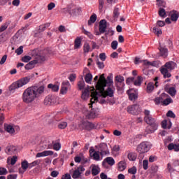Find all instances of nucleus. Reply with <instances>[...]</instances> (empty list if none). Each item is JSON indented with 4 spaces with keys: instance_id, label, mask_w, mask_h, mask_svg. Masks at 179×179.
<instances>
[{
    "instance_id": "4468645a",
    "label": "nucleus",
    "mask_w": 179,
    "mask_h": 179,
    "mask_svg": "<svg viewBox=\"0 0 179 179\" xmlns=\"http://www.w3.org/2000/svg\"><path fill=\"white\" fill-rule=\"evenodd\" d=\"M157 127H159V124H149L145 128V134L147 135L148 134H153V132L157 129Z\"/></svg>"
},
{
    "instance_id": "f03ea898",
    "label": "nucleus",
    "mask_w": 179,
    "mask_h": 179,
    "mask_svg": "<svg viewBox=\"0 0 179 179\" xmlns=\"http://www.w3.org/2000/svg\"><path fill=\"white\" fill-rule=\"evenodd\" d=\"M97 91H94L91 94L92 97L91 103H94V101H99V97H97V96L99 97H103V99H106L107 96L109 97H114V90L110 87H108L106 90H105L103 87V90H98Z\"/></svg>"
},
{
    "instance_id": "c03bdc74",
    "label": "nucleus",
    "mask_w": 179,
    "mask_h": 179,
    "mask_svg": "<svg viewBox=\"0 0 179 179\" xmlns=\"http://www.w3.org/2000/svg\"><path fill=\"white\" fill-rule=\"evenodd\" d=\"M83 51L85 54H87L89 51H90V45L89 43H85L83 45Z\"/></svg>"
},
{
    "instance_id": "69168bd1",
    "label": "nucleus",
    "mask_w": 179,
    "mask_h": 179,
    "mask_svg": "<svg viewBox=\"0 0 179 179\" xmlns=\"http://www.w3.org/2000/svg\"><path fill=\"white\" fill-rule=\"evenodd\" d=\"M134 80H135V77H129L126 80V83H127V85H131V83H132V82H134Z\"/></svg>"
},
{
    "instance_id": "aec40b11",
    "label": "nucleus",
    "mask_w": 179,
    "mask_h": 179,
    "mask_svg": "<svg viewBox=\"0 0 179 179\" xmlns=\"http://www.w3.org/2000/svg\"><path fill=\"white\" fill-rule=\"evenodd\" d=\"M17 150V148L15 145H8L6 148L5 152L7 155H13L15 152Z\"/></svg>"
},
{
    "instance_id": "a878e982",
    "label": "nucleus",
    "mask_w": 179,
    "mask_h": 179,
    "mask_svg": "<svg viewBox=\"0 0 179 179\" xmlns=\"http://www.w3.org/2000/svg\"><path fill=\"white\" fill-rule=\"evenodd\" d=\"M159 52L161 57H163L164 58H166L169 55V50L166 48L161 47L159 48Z\"/></svg>"
},
{
    "instance_id": "58836bf2",
    "label": "nucleus",
    "mask_w": 179,
    "mask_h": 179,
    "mask_svg": "<svg viewBox=\"0 0 179 179\" xmlns=\"http://www.w3.org/2000/svg\"><path fill=\"white\" fill-rule=\"evenodd\" d=\"M168 93L169 94H170V96H171L172 97H174V96H176L177 93V90H176L175 87H171L169 89Z\"/></svg>"
},
{
    "instance_id": "dca6fc26",
    "label": "nucleus",
    "mask_w": 179,
    "mask_h": 179,
    "mask_svg": "<svg viewBox=\"0 0 179 179\" xmlns=\"http://www.w3.org/2000/svg\"><path fill=\"white\" fill-rule=\"evenodd\" d=\"M144 121L148 125H159L157 122H156V119L153 118L152 116L145 117Z\"/></svg>"
},
{
    "instance_id": "423d86ee",
    "label": "nucleus",
    "mask_w": 179,
    "mask_h": 179,
    "mask_svg": "<svg viewBox=\"0 0 179 179\" xmlns=\"http://www.w3.org/2000/svg\"><path fill=\"white\" fill-rule=\"evenodd\" d=\"M142 112V108L138 104H134L127 107V113L131 114L132 115H139Z\"/></svg>"
},
{
    "instance_id": "f257e3e1",
    "label": "nucleus",
    "mask_w": 179,
    "mask_h": 179,
    "mask_svg": "<svg viewBox=\"0 0 179 179\" xmlns=\"http://www.w3.org/2000/svg\"><path fill=\"white\" fill-rule=\"evenodd\" d=\"M45 90V85L38 86H32L27 88L22 94V101L26 103V104H30L33 103L34 100L38 99L44 93Z\"/></svg>"
},
{
    "instance_id": "7c9ffc66",
    "label": "nucleus",
    "mask_w": 179,
    "mask_h": 179,
    "mask_svg": "<svg viewBox=\"0 0 179 179\" xmlns=\"http://www.w3.org/2000/svg\"><path fill=\"white\" fill-rule=\"evenodd\" d=\"M142 82H143V77L138 76L137 77V80L134 81V86H141L142 85Z\"/></svg>"
},
{
    "instance_id": "6ab92c4d",
    "label": "nucleus",
    "mask_w": 179,
    "mask_h": 179,
    "mask_svg": "<svg viewBox=\"0 0 179 179\" xmlns=\"http://www.w3.org/2000/svg\"><path fill=\"white\" fill-rule=\"evenodd\" d=\"M32 57H34V62H35V64H42V62H44V61H45V56H42L40 55H36L34 56V55H32Z\"/></svg>"
},
{
    "instance_id": "774afa93",
    "label": "nucleus",
    "mask_w": 179,
    "mask_h": 179,
    "mask_svg": "<svg viewBox=\"0 0 179 179\" xmlns=\"http://www.w3.org/2000/svg\"><path fill=\"white\" fill-rule=\"evenodd\" d=\"M55 6V3L51 2L48 5V10H52V8Z\"/></svg>"
},
{
    "instance_id": "3c124183",
    "label": "nucleus",
    "mask_w": 179,
    "mask_h": 179,
    "mask_svg": "<svg viewBox=\"0 0 179 179\" xmlns=\"http://www.w3.org/2000/svg\"><path fill=\"white\" fill-rule=\"evenodd\" d=\"M79 90H83L85 89V81L80 80L78 83Z\"/></svg>"
},
{
    "instance_id": "2eb2a0df",
    "label": "nucleus",
    "mask_w": 179,
    "mask_h": 179,
    "mask_svg": "<svg viewBox=\"0 0 179 179\" xmlns=\"http://www.w3.org/2000/svg\"><path fill=\"white\" fill-rule=\"evenodd\" d=\"M166 97H169V94L166 93H162L159 96L156 97L154 99V101L157 106H159V103H163V101H164V99H166Z\"/></svg>"
},
{
    "instance_id": "6e6d98bb",
    "label": "nucleus",
    "mask_w": 179,
    "mask_h": 179,
    "mask_svg": "<svg viewBox=\"0 0 179 179\" xmlns=\"http://www.w3.org/2000/svg\"><path fill=\"white\" fill-rule=\"evenodd\" d=\"M21 61H22V62H29V61H31V57L24 56L22 57Z\"/></svg>"
},
{
    "instance_id": "864d4df0",
    "label": "nucleus",
    "mask_w": 179,
    "mask_h": 179,
    "mask_svg": "<svg viewBox=\"0 0 179 179\" xmlns=\"http://www.w3.org/2000/svg\"><path fill=\"white\" fill-rule=\"evenodd\" d=\"M17 55H22L23 54V46H20L17 50H15Z\"/></svg>"
},
{
    "instance_id": "f3484780",
    "label": "nucleus",
    "mask_w": 179,
    "mask_h": 179,
    "mask_svg": "<svg viewBox=\"0 0 179 179\" xmlns=\"http://www.w3.org/2000/svg\"><path fill=\"white\" fill-rule=\"evenodd\" d=\"M69 86V81H64L62 84L60 90L61 94H66L68 93V87Z\"/></svg>"
},
{
    "instance_id": "0e129e2a",
    "label": "nucleus",
    "mask_w": 179,
    "mask_h": 179,
    "mask_svg": "<svg viewBox=\"0 0 179 179\" xmlns=\"http://www.w3.org/2000/svg\"><path fill=\"white\" fill-rule=\"evenodd\" d=\"M53 149L54 150H59V149H61V143H55L54 145H53Z\"/></svg>"
},
{
    "instance_id": "39448f33",
    "label": "nucleus",
    "mask_w": 179,
    "mask_h": 179,
    "mask_svg": "<svg viewBox=\"0 0 179 179\" xmlns=\"http://www.w3.org/2000/svg\"><path fill=\"white\" fill-rule=\"evenodd\" d=\"M148 150H150V147L149 146L148 141H143L136 148V151L139 153L138 157H141L144 153H148Z\"/></svg>"
},
{
    "instance_id": "473e14b6",
    "label": "nucleus",
    "mask_w": 179,
    "mask_h": 179,
    "mask_svg": "<svg viewBox=\"0 0 179 179\" xmlns=\"http://www.w3.org/2000/svg\"><path fill=\"white\" fill-rule=\"evenodd\" d=\"M127 157L129 160L135 162V160H136V157H138V155H136L135 152H130L128 154Z\"/></svg>"
},
{
    "instance_id": "4be33fe9",
    "label": "nucleus",
    "mask_w": 179,
    "mask_h": 179,
    "mask_svg": "<svg viewBox=\"0 0 179 179\" xmlns=\"http://www.w3.org/2000/svg\"><path fill=\"white\" fill-rule=\"evenodd\" d=\"M90 87H88L82 92L81 99H83V100H87V99H89V94H90Z\"/></svg>"
},
{
    "instance_id": "2f4dec72",
    "label": "nucleus",
    "mask_w": 179,
    "mask_h": 179,
    "mask_svg": "<svg viewBox=\"0 0 179 179\" xmlns=\"http://www.w3.org/2000/svg\"><path fill=\"white\" fill-rule=\"evenodd\" d=\"M36 65V62H34V60L29 62L28 64H27L24 66L25 69H27V71H29L30 69H33V68H34V66Z\"/></svg>"
},
{
    "instance_id": "13d9d810",
    "label": "nucleus",
    "mask_w": 179,
    "mask_h": 179,
    "mask_svg": "<svg viewBox=\"0 0 179 179\" xmlns=\"http://www.w3.org/2000/svg\"><path fill=\"white\" fill-rule=\"evenodd\" d=\"M17 162V156L15 155L10 159L11 166H15V164H16Z\"/></svg>"
},
{
    "instance_id": "393cba45",
    "label": "nucleus",
    "mask_w": 179,
    "mask_h": 179,
    "mask_svg": "<svg viewBox=\"0 0 179 179\" xmlns=\"http://www.w3.org/2000/svg\"><path fill=\"white\" fill-rule=\"evenodd\" d=\"M81 45H82V38H80V37H77L74 41L75 50H78L80 48Z\"/></svg>"
},
{
    "instance_id": "ea45409f",
    "label": "nucleus",
    "mask_w": 179,
    "mask_h": 179,
    "mask_svg": "<svg viewBox=\"0 0 179 179\" xmlns=\"http://www.w3.org/2000/svg\"><path fill=\"white\" fill-rule=\"evenodd\" d=\"M129 99L131 101H135V100L138 99V94H136L135 93L129 94Z\"/></svg>"
},
{
    "instance_id": "bf43d9fd",
    "label": "nucleus",
    "mask_w": 179,
    "mask_h": 179,
    "mask_svg": "<svg viewBox=\"0 0 179 179\" xmlns=\"http://www.w3.org/2000/svg\"><path fill=\"white\" fill-rule=\"evenodd\" d=\"M113 36L114 34V30L113 29L109 28L108 30H106L105 31V36Z\"/></svg>"
},
{
    "instance_id": "cd10ccee",
    "label": "nucleus",
    "mask_w": 179,
    "mask_h": 179,
    "mask_svg": "<svg viewBox=\"0 0 179 179\" xmlns=\"http://www.w3.org/2000/svg\"><path fill=\"white\" fill-rule=\"evenodd\" d=\"M169 150H174L175 152H179V144H174L173 143L169 144L168 145Z\"/></svg>"
},
{
    "instance_id": "6e6552de",
    "label": "nucleus",
    "mask_w": 179,
    "mask_h": 179,
    "mask_svg": "<svg viewBox=\"0 0 179 179\" xmlns=\"http://www.w3.org/2000/svg\"><path fill=\"white\" fill-rule=\"evenodd\" d=\"M45 106H54L58 104V96L55 95H48L44 99Z\"/></svg>"
},
{
    "instance_id": "20e7f679",
    "label": "nucleus",
    "mask_w": 179,
    "mask_h": 179,
    "mask_svg": "<svg viewBox=\"0 0 179 179\" xmlns=\"http://www.w3.org/2000/svg\"><path fill=\"white\" fill-rule=\"evenodd\" d=\"M30 76L24 77L16 82L13 83L10 87L9 90L10 92H12L13 90H16V89H19V87H23L24 85H27L29 82H30Z\"/></svg>"
},
{
    "instance_id": "09e8293b",
    "label": "nucleus",
    "mask_w": 179,
    "mask_h": 179,
    "mask_svg": "<svg viewBox=\"0 0 179 179\" xmlns=\"http://www.w3.org/2000/svg\"><path fill=\"white\" fill-rule=\"evenodd\" d=\"M6 131L8 132L9 134H14L15 132V129L13 128V126L11 125H8L6 127Z\"/></svg>"
},
{
    "instance_id": "49530a36",
    "label": "nucleus",
    "mask_w": 179,
    "mask_h": 179,
    "mask_svg": "<svg viewBox=\"0 0 179 179\" xmlns=\"http://www.w3.org/2000/svg\"><path fill=\"white\" fill-rule=\"evenodd\" d=\"M120 16V8L115 7L113 10V17L115 19H117V17Z\"/></svg>"
},
{
    "instance_id": "338daca9",
    "label": "nucleus",
    "mask_w": 179,
    "mask_h": 179,
    "mask_svg": "<svg viewBox=\"0 0 179 179\" xmlns=\"http://www.w3.org/2000/svg\"><path fill=\"white\" fill-rule=\"evenodd\" d=\"M8 23H5L0 27V32L2 33V31H5L8 29Z\"/></svg>"
},
{
    "instance_id": "412c9836",
    "label": "nucleus",
    "mask_w": 179,
    "mask_h": 179,
    "mask_svg": "<svg viewBox=\"0 0 179 179\" xmlns=\"http://www.w3.org/2000/svg\"><path fill=\"white\" fill-rule=\"evenodd\" d=\"M106 163H108L109 166H114L115 164V160L111 157H108L103 161L102 166H104Z\"/></svg>"
},
{
    "instance_id": "e433bc0d",
    "label": "nucleus",
    "mask_w": 179,
    "mask_h": 179,
    "mask_svg": "<svg viewBox=\"0 0 179 179\" xmlns=\"http://www.w3.org/2000/svg\"><path fill=\"white\" fill-rule=\"evenodd\" d=\"M153 32L155 33V34H157L158 37L159 36H160V34H163V31H162V29L159 28V27H154Z\"/></svg>"
},
{
    "instance_id": "5fc2aeb1",
    "label": "nucleus",
    "mask_w": 179,
    "mask_h": 179,
    "mask_svg": "<svg viewBox=\"0 0 179 179\" xmlns=\"http://www.w3.org/2000/svg\"><path fill=\"white\" fill-rule=\"evenodd\" d=\"M149 166V161L147 159H145L143 161V169L144 170H148Z\"/></svg>"
},
{
    "instance_id": "1a4fd4ad",
    "label": "nucleus",
    "mask_w": 179,
    "mask_h": 179,
    "mask_svg": "<svg viewBox=\"0 0 179 179\" xmlns=\"http://www.w3.org/2000/svg\"><path fill=\"white\" fill-rule=\"evenodd\" d=\"M124 81H125V79L122 76H117L115 77V85L117 90H122V87L125 86V84L124 83Z\"/></svg>"
},
{
    "instance_id": "5701e85b",
    "label": "nucleus",
    "mask_w": 179,
    "mask_h": 179,
    "mask_svg": "<svg viewBox=\"0 0 179 179\" xmlns=\"http://www.w3.org/2000/svg\"><path fill=\"white\" fill-rule=\"evenodd\" d=\"M171 13L172 14L171 15V20H172V22H177L179 17V13L175 10H172Z\"/></svg>"
},
{
    "instance_id": "a211bd4d",
    "label": "nucleus",
    "mask_w": 179,
    "mask_h": 179,
    "mask_svg": "<svg viewBox=\"0 0 179 179\" xmlns=\"http://www.w3.org/2000/svg\"><path fill=\"white\" fill-rule=\"evenodd\" d=\"M169 70L166 69L164 66H162L160 69V72L163 75L164 79L171 78V73L169 72Z\"/></svg>"
},
{
    "instance_id": "680f3d73",
    "label": "nucleus",
    "mask_w": 179,
    "mask_h": 179,
    "mask_svg": "<svg viewBox=\"0 0 179 179\" xmlns=\"http://www.w3.org/2000/svg\"><path fill=\"white\" fill-rule=\"evenodd\" d=\"M117 47H118V41H113L112 43H111V48L113 50H117Z\"/></svg>"
},
{
    "instance_id": "a18cd8bd",
    "label": "nucleus",
    "mask_w": 179,
    "mask_h": 179,
    "mask_svg": "<svg viewBox=\"0 0 179 179\" xmlns=\"http://www.w3.org/2000/svg\"><path fill=\"white\" fill-rule=\"evenodd\" d=\"M57 127L59 129H65L68 127V123L66 122H61Z\"/></svg>"
},
{
    "instance_id": "37998d69",
    "label": "nucleus",
    "mask_w": 179,
    "mask_h": 179,
    "mask_svg": "<svg viewBox=\"0 0 179 179\" xmlns=\"http://www.w3.org/2000/svg\"><path fill=\"white\" fill-rule=\"evenodd\" d=\"M81 173L80 171H79V169H76L74 171H73V173L72 175V177L73 179H78V177H80Z\"/></svg>"
},
{
    "instance_id": "052dcab7",
    "label": "nucleus",
    "mask_w": 179,
    "mask_h": 179,
    "mask_svg": "<svg viewBox=\"0 0 179 179\" xmlns=\"http://www.w3.org/2000/svg\"><path fill=\"white\" fill-rule=\"evenodd\" d=\"M166 117L169 118H176V114L173 113V110H169L166 113Z\"/></svg>"
},
{
    "instance_id": "603ef678",
    "label": "nucleus",
    "mask_w": 179,
    "mask_h": 179,
    "mask_svg": "<svg viewBox=\"0 0 179 179\" xmlns=\"http://www.w3.org/2000/svg\"><path fill=\"white\" fill-rule=\"evenodd\" d=\"M136 171H137L136 166H133L128 169V173L129 174L135 175L136 174Z\"/></svg>"
},
{
    "instance_id": "8fccbe9b",
    "label": "nucleus",
    "mask_w": 179,
    "mask_h": 179,
    "mask_svg": "<svg viewBox=\"0 0 179 179\" xmlns=\"http://www.w3.org/2000/svg\"><path fill=\"white\" fill-rule=\"evenodd\" d=\"M159 15L160 17H166V10L162 8H159Z\"/></svg>"
},
{
    "instance_id": "e2e57ef3",
    "label": "nucleus",
    "mask_w": 179,
    "mask_h": 179,
    "mask_svg": "<svg viewBox=\"0 0 179 179\" xmlns=\"http://www.w3.org/2000/svg\"><path fill=\"white\" fill-rule=\"evenodd\" d=\"M89 118H97V114L94 110H92L89 114Z\"/></svg>"
},
{
    "instance_id": "a19ab883",
    "label": "nucleus",
    "mask_w": 179,
    "mask_h": 179,
    "mask_svg": "<svg viewBox=\"0 0 179 179\" xmlns=\"http://www.w3.org/2000/svg\"><path fill=\"white\" fill-rule=\"evenodd\" d=\"M100 151L94 152L92 157H93L94 160H96V162H99L100 160Z\"/></svg>"
},
{
    "instance_id": "9b49d317",
    "label": "nucleus",
    "mask_w": 179,
    "mask_h": 179,
    "mask_svg": "<svg viewBox=\"0 0 179 179\" xmlns=\"http://www.w3.org/2000/svg\"><path fill=\"white\" fill-rule=\"evenodd\" d=\"M68 9L70 12V15H74L75 16L80 15V13L82 12L81 8H78L73 4L69 6Z\"/></svg>"
},
{
    "instance_id": "f8f14e48",
    "label": "nucleus",
    "mask_w": 179,
    "mask_h": 179,
    "mask_svg": "<svg viewBox=\"0 0 179 179\" xmlns=\"http://www.w3.org/2000/svg\"><path fill=\"white\" fill-rule=\"evenodd\" d=\"M107 29V20H101L99 25V30L101 33H106Z\"/></svg>"
},
{
    "instance_id": "f704fd0d",
    "label": "nucleus",
    "mask_w": 179,
    "mask_h": 179,
    "mask_svg": "<svg viewBox=\"0 0 179 179\" xmlns=\"http://www.w3.org/2000/svg\"><path fill=\"white\" fill-rule=\"evenodd\" d=\"M48 88L51 89L52 92H58L59 90V86L58 85L49 84Z\"/></svg>"
},
{
    "instance_id": "7ed1b4c3",
    "label": "nucleus",
    "mask_w": 179,
    "mask_h": 179,
    "mask_svg": "<svg viewBox=\"0 0 179 179\" xmlns=\"http://www.w3.org/2000/svg\"><path fill=\"white\" fill-rule=\"evenodd\" d=\"M80 129H85V131H92L93 129H100V123L95 122L93 123L92 122L86 121H81L80 124H78ZM99 127V128H98Z\"/></svg>"
},
{
    "instance_id": "b1692460",
    "label": "nucleus",
    "mask_w": 179,
    "mask_h": 179,
    "mask_svg": "<svg viewBox=\"0 0 179 179\" xmlns=\"http://www.w3.org/2000/svg\"><path fill=\"white\" fill-rule=\"evenodd\" d=\"M92 171L91 173L92 176H96L100 173V168L97 165L92 164Z\"/></svg>"
},
{
    "instance_id": "79ce46f5",
    "label": "nucleus",
    "mask_w": 179,
    "mask_h": 179,
    "mask_svg": "<svg viewBox=\"0 0 179 179\" xmlns=\"http://www.w3.org/2000/svg\"><path fill=\"white\" fill-rule=\"evenodd\" d=\"M173 103V99L170 97H166L163 101V106H169V104Z\"/></svg>"
},
{
    "instance_id": "bb28decb",
    "label": "nucleus",
    "mask_w": 179,
    "mask_h": 179,
    "mask_svg": "<svg viewBox=\"0 0 179 179\" xmlns=\"http://www.w3.org/2000/svg\"><path fill=\"white\" fill-rule=\"evenodd\" d=\"M21 167H22V170H24V171H22L20 169H19V173H24V171H26V170H27V169H29V162H27V160L22 162Z\"/></svg>"
},
{
    "instance_id": "4d7b16f0",
    "label": "nucleus",
    "mask_w": 179,
    "mask_h": 179,
    "mask_svg": "<svg viewBox=\"0 0 179 179\" xmlns=\"http://www.w3.org/2000/svg\"><path fill=\"white\" fill-rule=\"evenodd\" d=\"M96 65L98 66V68L99 69H104V62H100V61H99V59H97Z\"/></svg>"
},
{
    "instance_id": "de8ad7c7",
    "label": "nucleus",
    "mask_w": 179,
    "mask_h": 179,
    "mask_svg": "<svg viewBox=\"0 0 179 179\" xmlns=\"http://www.w3.org/2000/svg\"><path fill=\"white\" fill-rule=\"evenodd\" d=\"M157 6H159V8H166V1L163 0H157Z\"/></svg>"
},
{
    "instance_id": "ddd939ff",
    "label": "nucleus",
    "mask_w": 179,
    "mask_h": 179,
    "mask_svg": "<svg viewBox=\"0 0 179 179\" xmlns=\"http://www.w3.org/2000/svg\"><path fill=\"white\" fill-rule=\"evenodd\" d=\"M164 68L168 69L169 71H173L177 67V64L173 61L166 62L164 66Z\"/></svg>"
},
{
    "instance_id": "c756f323",
    "label": "nucleus",
    "mask_w": 179,
    "mask_h": 179,
    "mask_svg": "<svg viewBox=\"0 0 179 179\" xmlns=\"http://www.w3.org/2000/svg\"><path fill=\"white\" fill-rule=\"evenodd\" d=\"M96 20H97V15L94 13L90 16V20H88V22H87L88 26H92L93 23L96 22Z\"/></svg>"
},
{
    "instance_id": "72a5a7b5",
    "label": "nucleus",
    "mask_w": 179,
    "mask_h": 179,
    "mask_svg": "<svg viewBox=\"0 0 179 179\" xmlns=\"http://www.w3.org/2000/svg\"><path fill=\"white\" fill-rule=\"evenodd\" d=\"M50 24H51L50 22H46V23H45L42 25H40L39 26V29H38L39 33H41V32L44 31L47 29V27H50Z\"/></svg>"
},
{
    "instance_id": "9d476101",
    "label": "nucleus",
    "mask_w": 179,
    "mask_h": 179,
    "mask_svg": "<svg viewBox=\"0 0 179 179\" xmlns=\"http://www.w3.org/2000/svg\"><path fill=\"white\" fill-rule=\"evenodd\" d=\"M95 148L98 149L101 156H103V155L110 154V152H108V147L106 143H101L99 145H96Z\"/></svg>"
},
{
    "instance_id": "c85d7f7f",
    "label": "nucleus",
    "mask_w": 179,
    "mask_h": 179,
    "mask_svg": "<svg viewBox=\"0 0 179 179\" xmlns=\"http://www.w3.org/2000/svg\"><path fill=\"white\" fill-rule=\"evenodd\" d=\"M125 169H127V162H125V161H120L118 163V171H124Z\"/></svg>"
},
{
    "instance_id": "0eeeda50",
    "label": "nucleus",
    "mask_w": 179,
    "mask_h": 179,
    "mask_svg": "<svg viewBox=\"0 0 179 179\" xmlns=\"http://www.w3.org/2000/svg\"><path fill=\"white\" fill-rule=\"evenodd\" d=\"M107 80L106 77H104V74L100 76L99 79L96 85V90H104V87L107 86Z\"/></svg>"
},
{
    "instance_id": "4c0bfd02",
    "label": "nucleus",
    "mask_w": 179,
    "mask_h": 179,
    "mask_svg": "<svg viewBox=\"0 0 179 179\" xmlns=\"http://www.w3.org/2000/svg\"><path fill=\"white\" fill-rule=\"evenodd\" d=\"M92 79H93V76L92 75V73H88L85 75V80L86 83H90Z\"/></svg>"
},
{
    "instance_id": "c9c22d12",
    "label": "nucleus",
    "mask_w": 179,
    "mask_h": 179,
    "mask_svg": "<svg viewBox=\"0 0 179 179\" xmlns=\"http://www.w3.org/2000/svg\"><path fill=\"white\" fill-rule=\"evenodd\" d=\"M155 90V84L153 83H149L147 85V93H152Z\"/></svg>"
}]
</instances>
